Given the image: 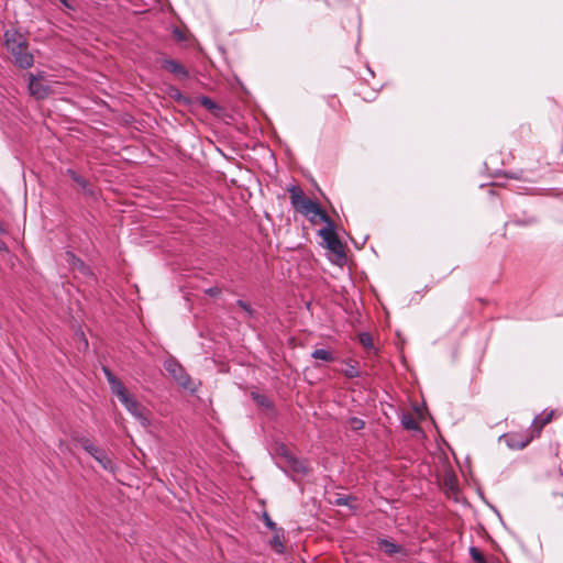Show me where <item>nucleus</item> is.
Here are the masks:
<instances>
[{"label":"nucleus","mask_w":563,"mask_h":563,"mask_svg":"<svg viewBox=\"0 0 563 563\" xmlns=\"http://www.w3.org/2000/svg\"><path fill=\"white\" fill-rule=\"evenodd\" d=\"M111 391L118 397L126 410L134 416L143 427H148L151 421L148 411L142 407L126 390L124 385L108 369L103 368Z\"/></svg>","instance_id":"obj_1"},{"label":"nucleus","mask_w":563,"mask_h":563,"mask_svg":"<svg viewBox=\"0 0 563 563\" xmlns=\"http://www.w3.org/2000/svg\"><path fill=\"white\" fill-rule=\"evenodd\" d=\"M288 192L292 208L307 217L310 222L319 223L329 221V216L321 209L319 203L307 198L300 187L291 186L288 188Z\"/></svg>","instance_id":"obj_2"},{"label":"nucleus","mask_w":563,"mask_h":563,"mask_svg":"<svg viewBox=\"0 0 563 563\" xmlns=\"http://www.w3.org/2000/svg\"><path fill=\"white\" fill-rule=\"evenodd\" d=\"M4 44L19 67L30 68L33 65V55L29 52L27 44L22 34L14 30L5 31Z\"/></svg>","instance_id":"obj_3"},{"label":"nucleus","mask_w":563,"mask_h":563,"mask_svg":"<svg viewBox=\"0 0 563 563\" xmlns=\"http://www.w3.org/2000/svg\"><path fill=\"white\" fill-rule=\"evenodd\" d=\"M324 223L327 225L319 230V235L322 238L324 246L331 252V261L338 265H342L346 257L344 247L334 231L331 219Z\"/></svg>","instance_id":"obj_4"},{"label":"nucleus","mask_w":563,"mask_h":563,"mask_svg":"<svg viewBox=\"0 0 563 563\" xmlns=\"http://www.w3.org/2000/svg\"><path fill=\"white\" fill-rule=\"evenodd\" d=\"M79 443L81 448L91 455L99 465L110 473H113L115 470V464L113 462L112 455L106 451L104 449L96 445L91 440L87 438H80Z\"/></svg>","instance_id":"obj_5"},{"label":"nucleus","mask_w":563,"mask_h":563,"mask_svg":"<svg viewBox=\"0 0 563 563\" xmlns=\"http://www.w3.org/2000/svg\"><path fill=\"white\" fill-rule=\"evenodd\" d=\"M167 373L184 388H189L191 384L190 377L186 374L183 366L175 360H167L164 363Z\"/></svg>","instance_id":"obj_6"},{"label":"nucleus","mask_w":563,"mask_h":563,"mask_svg":"<svg viewBox=\"0 0 563 563\" xmlns=\"http://www.w3.org/2000/svg\"><path fill=\"white\" fill-rule=\"evenodd\" d=\"M29 90L37 99H43L51 92L49 86L44 82L43 78L33 75H30Z\"/></svg>","instance_id":"obj_7"},{"label":"nucleus","mask_w":563,"mask_h":563,"mask_svg":"<svg viewBox=\"0 0 563 563\" xmlns=\"http://www.w3.org/2000/svg\"><path fill=\"white\" fill-rule=\"evenodd\" d=\"M534 438V434L531 430L527 432L525 435L519 434H509L506 437V442L510 449L520 450L526 448Z\"/></svg>","instance_id":"obj_8"},{"label":"nucleus","mask_w":563,"mask_h":563,"mask_svg":"<svg viewBox=\"0 0 563 563\" xmlns=\"http://www.w3.org/2000/svg\"><path fill=\"white\" fill-rule=\"evenodd\" d=\"M163 67L167 71L175 75L178 79H186L189 76L188 70L185 68V66L177 63L176 60L165 59L163 60Z\"/></svg>","instance_id":"obj_9"},{"label":"nucleus","mask_w":563,"mask_h":563,"mask_svg":"<svg viewBox=\"0 0 563 563\" xmlns=\"http://www.w3.org/2000/svg\"><path fill=\"white\" fill-rule=\"evenodd\" d=\"M554 411L551 410L550 412L545 413L544 417H537L531 426V431L534 434V437H538L542 430V428L548 424L552 418H553Z\"/></svg>","instance_id":"obj_10"},{"label":"nucleus","mask_w":563,"mask_h":563,"mask_svg":"<svg viewBox=\"0 0 563 563\" xmlns=\"http://www.w3.org/2000/svg\"><path fill=\"white\" fill-rule=\"evenodd\" d=\"M378 547L383 552H385L388 555H395L404 552V549L400 545L387 539H380L378 541Z\"/></svg>","instance_id":"obj_11"},{"label":"nucleus","mask_w":563,"mask_h":563,"mask_svg":"<svg viewBox=\"0 0 563 563\" xmlns=\"http://www.w3.org/2000/svg\"><path fill=\"white\" fill-rule=\"evenodd\" d=\"M311 356L316 360H321L324 362H332L334 360L333 354L324 349H317L312 352Z\"/></svg>","instance_id":"obj_12"},{"label":"nucleus","mask_w":563,"mask_h":563,"mask_svg":"<svg viewBox=\"0 0 563 563\" xmlns=\"http://www.w3.org/2000/svg\"><path fill=\"white\" fill-rule=\"evenodd\" d=\"M342 373L349 378H355L360 376V371L355 364L347 363L346 367L342 371Z\"/></svg>","instance_id":"obj_13"},{"label":"nucleus","mask_w":563,"mask_h":563,"mask_svg":"<svg viewBox=\"0 0 563 563\" xmlns=\"http://www.w3.org/2000/svg\"><path fill=\"white\" fill-rule=\"evenodd\" d=\"M470 554H471L473 561H475L476 563H486L484 555L477 548L471 547Z\"/></svg>","instance_id":"obj_14"},{"label":"nucleus","mask_w":563,"mask_h":563,"mask_svg":"<svg viewBox=\"0 0 563 563\" xmlns=\"http://www.w3.org/2000/svg\"><path fill=\"white\" fill-rule=\"evenodd\" d=\"M66 255L74 268H78L80 271H86V266L84 265V263L79 258H76L74 254L67 253Z\"/></svg>","instance_id":"obj_15"},{"label":"nucleus","mask_w":563,"mask_h":563,"mask_svg":"<svg viewBox=\"0 0 563 563\" xmlns=\"http://www.w3.org/2000/svg\"><path fill=\"white\" fill-rule=\"evenodd\" d=\"M67 173L74 181H76L82 188H86L87 181L80 175L71 169H68Z\"/></svg>","instance_id":"obj_16"},{"label":"nucleus","mask_w":563,"mask_h":563,"mask_svg":"<svg viewBox=\"0 0 563 563\" xmlns=\"http://www.w3.org/2000/svg\"><path fill=\"white\" fill-rule=\"evenodd\" d=\"M360 342L365 347H371L373 345L372 338H371V335L368 333H361L360 334Z\"/></svg>","instance_id":"obj_17"},{"label":"nucleus","mask_w":563,"mask_h":563,"mask_svg":"<svg viewBox=\"0 0 563 563\" xmlns=\"http://www.w3.org/2000/svg\"><path fill=\"white\" fill-rule=\"evenodd\" d=\"M272 547L278 553L283 552V550H284V545H283V543L280 542V540H279V538L277 536L272 540Z\"/></svg>","instance_id":"obj_18"},{"label":"nucleus","mask_w":563,"mask_h":563,"mask_svg":"<svg viewBox=\"0 0 563 563\" xmlns=\"http://www.w3.org/2000/svg\"><path fill=\"white\" fill-rule=\"evenodd\" d=\"M402 424L406 429L413 430L417 428V423L411 418H404Z\"/></svg>","instance_id":"obj_19"},{"label":"nucleus","mask_w":563,"mask_h":563,"mask_svg":"<svg viewBox=\"0 0 563 563\" xmlns=\"http://www.w3.org/2000/svg\"><path fill=\"white\" fill-rule=\"evenodd\" d=\"M351 427H352V429H354V430H360V429H362V428L364 427V422H363V420H361V419L353 418V419L351 420Z\"/></svg>","instance_id":"obj_20"},{"label":"nucleus","mask_w":563,"mask_h":563,"mask_svg":"<svg viewBox=\"0 0 563 563\" xmlns=\"http://www.w3.org/2000/svg\"><path fill=\"white\" fill-rule=\"evenodd\" d=\"M220 292V289L218 287H211L206 289V294L209 296H217Z\"/></svg>","instance_id":"obj_21"},{"label":"nucleus","mask_w":563,"mask_h":563,"mask_svg":"<svg viewBox=\"0 0 563 563\" xmlns=\"http://www.w3.org/2000/svg\"><path fill=\"white\" fill-rule=\"evenodd\" d=\"M264 521H265V525L269 529H275V523L272 521V519L267 515L264 516Z\"/></svg>","instance_id":"obj_22"},{"label":"nucleus","mask_w":563,"mask_h":563,"mask_svg":"<svg viewBox=\"0 0 563 563\" xmlns=\"http://www.w3.org/2000/svg\"><path fill=\"white\" fill-rule=\"evenodd\" d=\"M238 305H239L243 310H245L246 312H251L250 306H249L247 303H245L244 301L239 300V301H238Z\"/></svg>","instance_id":"obj_23"},{"label":"nucleus","mask_w":563,"mask_h":563,"mask_svg":"<svg viewBox=\"0 0 563 563\" xmlns=\"http://www.w3.org/2000/svg\"><path fill=\"white\" fill-rule=\"evenodd\" d=\"M338 505H349V498L347 497H340L336 500Z\"/></svg>","instance_id":"obj_24"},{"label":"nucleus","mask_w":563,"mask_h":563,"mask_svg":"<svg viewBox=\"0 0 563 563\" xmlns=\"http://www.w3.org/2000/svg\"><path fill=\"white\" fill-rule=\"evenodd\" d=\"M59 1H60V3H62L65 8L70 9V10H73V9H74V7L68 2V0H59Z\"/></svg>","instance_id":"obj_25"},{"label":"nucleus","mask_w":563,"mask_h":563,"mask_svg":"<svg viewBox=\"0 0 563 563\" xmlns=\"http://www.w3.org/2000/svg\"><path fill=\"white\" fill-rule=\"evenodd\" d=\"M0 251H7V245L3 241L0 240Z\"/></svg>","instance_id":"obj_26"},{"label":"nucleus","mask_w":563,"mask_h":563,"mask_svg":"<svg viewBox=\"0 0 563 563\" xmlns=\"http://www.w3.org/2000/svg\"><path fill=\"white\" fill-rule=\"evenodd\" d=\"M256 400H257L258 402L263 404V401H264V397H261V398H260V397H256Z\"/></svg>","instance_id":"obj_27"}]
</instances>
